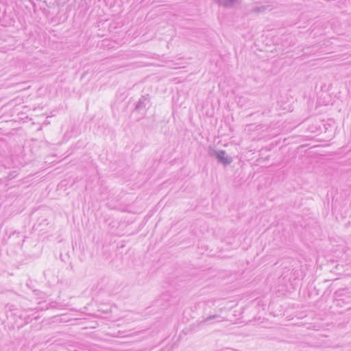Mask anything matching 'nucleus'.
<instances>
[{
    "label": "nucleus",
    "instance_id": "obj_6",
    "mask_svg": "<svg viewBox=\"0 0 351 351\" xmlns=\"http://www.w3.org/2000/svg\"><path fill=\"white\" fill-rule=\"evenodd\" d=\"M14 234H17V235H18V234H19V232H17V233H16V232H14L13 233V235H14Z\"/></svg>",
    "mask_w": 351,
    "mask_h": 351
},
{
    "label": "nucleus",
    "instance_id": "obj_1",
    "mask_svg": "<svg viewBox=\"0 0 351 351\" xmlns=\"http://www.w3.org/2000/svg\"><path fill=\"white\" fill-rule=\"evenodd\" d=\"M208 155L210 156H215L219 163L225 166L230 165L232 162V157L227 156L225 150H216L213 148H210Z\"/></svg>",
    "mask_w": 351,
    "mask_h": 351
},
{
    "label": "nucleus",
    "instance_id": "obj_4",
    "mask_svg": "<svg viewBox=\"0 0 351 351\" xmlns=\"http://www.w3.org/2000/svg\"><path fill=\"white\" fill-rule=\"evenodd\" d=\"M268 8L269 5H254L252 8V12L254 13H262L264 12Z\"/></svg>",
    "mask_w": 351,
    "mask_h": 351
},
{
    "label": "nucleus",
    "instance_id": "obj_5",
    "mask_svg": "<svg viewBox=\"0 0 351 351\" xmlns=\"http://www.w3.org/2000/svg\"><path fill=\"white\" fill-rule=\"evenodd\" d=\"M219 317H220V315H210V316L207 317L204 320V322H208L210 321L211 319H216V318H219Z\"/></svg>",
    "mask_w": 351,
    "mask_h": 351
},
{
    "label": "nucleus",
    "instance_id": "obj_2",
    "mask_svg": "<svg viewBox=\"0 0 351 351\" xmlns=\"http://www.w3.org/2000/svg\"><path fill=\"white\" fill-rule=\"evenodd\" d=\"M150 106V97L148 94L141 96V97L137 101L135 110L145 113L147 108Z\"/></svg>",
    "mask_w": 351,
    "mask_h": 351
},
{
    "label": "nucleus",
    "instance_id": "obj_3",
    "mask_svg": "<svg viewBox=\"0 0 351 351\" xmlns=\"http://www.w3.org/2000/svg\"><path fill=\"white\" fill-rule=\"evenodd\" d=\"M215 1L219 4L226 8H232L237 0H215Z\"/></svg>",
    "mask_w": 351,
    "mask_h": 351
}]
</instances>
